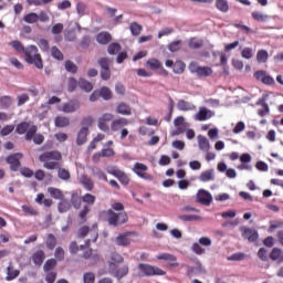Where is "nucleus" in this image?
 Returning <instances> with one entry per match:
<instances>
[{"label":"nucleus","instance_id":"8","mask_svg":"<svg viewBox=\"0 0 283 283\" xmlns=\"http://www.w3.org/2000/svg\"><path fill=\"white\" fill-rule=\"evenodd\" d=\"M90 233L91 239H88L91 242H96L98 240V226L94 224L93 229H90L87 226H83L77 231V238H86Z\"/></svg>","mask_w":283,"mask_h":283},{"label":"nucleus","instance_id":"2","mask_svg":"<svg viewBox=\"0 0 283 283\" xmlns=\"http://www.w3.org/2000/svg\"><path fill=\"white\" fill-rule=\"evenodd\" d=\"M175 130L171 132V136H180L185 134L188 140H193L196 138V130L189 128V123L185 120V116H178L174 119Z\"/></svg>","mask_w":283,"mask_h":283},{"label":"nucleus","instance_id":"41","mask_svg":"<svg viewBox=\"0 0 283 283\" xmlns=\"http://www.w3.org/2000/svg\"><path fill=\"white\" fill-rule=\"evenodd\" d=\"M9 45L11 48H13V50H15V52H19V54H24L25 52V46H23V43H21V41L19 40H13L9 43Z\"/></svg>","mask_w":283,"mask_h":283},{"label":"nucleus","instance_id":"21","mask_svg":"<svg viewBox=\"0 0 283 283\" xmlns=\"http://www.w3.org/2000/svg\"><path fill=\"white\" fill-rule=\"evenodd\" d=\"M81 107V104L77 101H70L62 106V112L64 114H74Z\"/></svg>","mask_w":283,"mask_h":283},{"label":"nucleus","instance_id":"5","mask_svg":"<svg viewBox=\"0 0 283 283\" xmlns=\"http://www.w3.org/2000/svg\"><path fill=\"white\" fill-rule=\"evenodd\" d=\"M137 269L146 277H154V275H167V272L164 271L163 269L147 263H139L137 265Z\"/></svg>","mask_w":283,"mask_h":283},{"label":"nucleus","instance_id":"32","mask_svg":"<svg viewBox=\"0 0 283 283\" xmlns=\"http://www.w3.org/2000/svg\"><path fill=\"white\" fill-rule=\"evenodd\" d=\"M270 259L273 260V262H283V251L280 248L272 249V252L270 253Z\"/></svg>","mask_w":283,"mask_h":283},{"label":"nucleus","instance_id":"48","mask_svg":"<svg viewBox=\"0 0 283 283\" xmlns=\"http://www.w3.org/2000/svg\"><path fill=\"white\" fill-rule=\"evenodd\" d=\"M90 207L84 206L83 209L78 212V219L82 224H85L87 222V213H90Z\"/></svg>","mask_w":283,"mask_h":283},{"label":"nucleus","instance_id":"3","mask_svg":"<svg viewBox=\"0 0 283 283\" xmlns=\"http://www.w3.org/2000/svg\"><path fill=\"white\" fill-rule=\"evenodd\" d=\"M24 59L29 65H34L38 70H43V57L39 53L36 45H29L24 50Z\"/></svg>","mask_w":283,"mask_h":283},{"label":"nucleus","instance_id":"1","mask_svg":"<svg viewBox=\"0 0 283 283\" xmlns=\"http://www.w3.org/2000/svg\"><path fill=\"white\" fill-rule=\"evenodd\" d=\"M40 163H43V168L49 171H54L61 167L63 155L59 150L45 151L39 156Z\"/></svg>","mask_w":283,"mask_h":283},{"label":"nucleus","instance_id":"13","mask_svg":"<svg viewBox=\"0 0 283 283\" xmlns=\"http://www.w3.org/2000/svg\"><path fill=\"white\" fill-rule=\"evenodd\" d=\"M157 260H163L164 262H169L168 266L170 269H176L180 266V263H178V258L176 255L170 254V253H161L156 256Z\"/></svg>","mask_w":283,"mask_h":283},{"label":"nucleus","instance_id":"7","mask_svg":"<svg viewBox=\"0 0 283 283\" xmlns=\"http://www.w3.org/2000/svg\"><path fill=\"white\" fill-rule=\"evenodd\" d=\"M189 70L191 74H196L198 78H207V76L213 74V69L210 66H200L197 62H191L189 64Z\"/></svg>","mask_w":283,"mask_h":283},{"label":"nucleus","instance_id":"44","mask_svg":"<svg viewBox=\"0 0 283 283\" xmlns=\"http://www.w3.org/2000/svg\"><path fill=\"white\" fill-rule=\"evenodd\" d=\"M56 264H57L56 259L46 260L43 265L44 273H50V271H52V269H55Z\"/></svg>","mask_w":283,"mask_h":283},{"label":"nucleus","instance_id":"9","mask_svg":"<svg viewBox=\"0 0 283 283\" xmlns=\"http://www.w3.org/2000/svg\"><path fill=\"white\" fill-rule=\"evenodd\" d=\"M21 158H23V154L21 153H14L7 157V164L10 165L12 171H19L21 169Z\"/></svg>","mask_w":283,"mask_h":283},{"label":"nucleus","instance_id":"16","mask_svg":"<svg viewBox=\"0 0 283 283\" xmlns=\"http://www.w3.org/2000/svg\"><path fill=\"white\" fill-rule=\"evenodd\" d=\"M129 125V119L125 117H119L117 119H114L111 124V130L112 132H120L122 129H125Z\"/></svg>","mask_w":283,"mask_h":283},{"label":"nucleus","instance_id":"19","mask_svg":"<svg viewBox=\"0 0 283 283\" xmlns=\"http://www.w3.org/2000/svg\"><path fill=\"white\" fill-rule=\"evenodd\" d=\"M19 275H21V271L14 269V264L9 263L6 276L7 282H12V280H17Z\"/></svg>","mask_w":283,"mask_h":283},{"label":"nucleus","instance_id":"20","mask_svg":"<svg viewBox=\"0 0 283 283\" xmlns=\"http://www.w3.org/2000/svg\"><path fill=\"white\" fill-rule=\"evenodd\" d=\"M31 260L35 266H41L45 262V251L38 250L31 255Z\"/></svg>","mask_w":283,"mask_h":283},{"label":"nucleus","instance_id":"31","mask_svg":"<svg viewBox=\"0 0 283 283\" xmlns=\"http://www.w3.org/2000/svg\"><path fill=\"white\" fill-rule=\"evenodd\" d=\"M55 127L64 128L70 127V117L66 116H56L54 119Z\"/></svg>","mask_w":283,"mask_h":283},{"label":"nucleus","instance_id":"24","mask_svg":"<svg viewBox=\"0 0 283 283\" xmlns=\"http://www.w3.org/2000/svg\"><path fill=\"white\" fill-rule=\"evenodd\" d=\"M116 114H120L122 116H132V106L125 102H120L116 106Z\"/></svg>","mask_w":283,"mask_h":283},{"label":"nucleus","instance_id":"33","mask_svg":"<svg viewBox=\"0 0 283 283\" xmlns=\"http://www.w3.org/2000/svg\"><path fill=\"white\" fill-rule=\"evenodd\" d=\"M78 87L82 88L83 92L90 93V92H92V90H94V84H92V82H90L85 78H80Z\"/></svg>","mask_w":283,"mask_h":283},{"label":"nucleus","instance_id":"45","mask_svg":"<svg viewBox=\"0 0 283 283\" xmlns=\"http://www.w3.org/2000/svg\"><path fill=\"white\" fill-rule=\"evenodd\" d=\"M64 67L66 72H70L71 74H76L78 72V66L70 60L65 61Z\"/></svg>","mask_w":283,"mask_h":283},{"label":"nucleus","instance_id":"49","mask_svg":"<svg viewBox=\"0 0 283 283\" xmlns=\"http://www.w3.org/2000/svg\"><path fill=\"white\" fill-rule=\"evenodd\" d=\"M282 227H283V221H280V220L270 221L268 233H274L275 229H282Z\"/></svg>","mask_w":283,"mask_h":283},{"label":"nucleus","instance_id":"59","mask_svg":"<svg viewBox=\"0 0 283 283\" xmlns=\"http://www.w3.org/2000/svg\"><path fill=\"white\" fill-rule=\"evenodd\" d=\"M82 201L85 202V205H88L90 207H92L96 202V196L92 193H85L82 197Z\"/></svg>","mask_w":283,"mask_h":283},{"label":"nucleus","instance_id":"40","mask_svg":"<svg viewBox=\"0 0 283 283\" xmlns=\"http://www.w3.org/2000/svg\"><path fill=\"white\" fill-rule=\"evenodd\" d=\"M31 127H32V125H31L29 122H21L20 124H18V126H17V128H15V134L23 135V134H25Z\"/></svg>","mask_w":283,"mask_h":283},{"label":"nucleus","instance_id":"12","mask_svg":"<svg viewBox=\"0 0 283 283\" xmlns=\"http://www.w3.org/2000/svg\"><path fill=\"white\" fill-rule=\"evenodd\" d=\"M269 99V94H263L261 98L258 99L256 105H259L260 108L258 111V115L261 117L269 116L271 114V108L269 107V104L266 101Z\"/></svg>","mask_w":283,"mask_h":283},{"label":"nucleus","instance_id":"22","mask_svg":"<svg viewBox=\"0 0 283 283\" xmlns=\"http://www.w3.org/2000/svg\"><path fill=\"white\" fill-rule=\"evenodd\" d=\"M177 109H179V112H193L196 111V105H193L191 102L179 99L177 102Z\"/></svg>","mask_w":283,"mask_h":283},{"label":"nucleus","instance_id":"28","mask_svg":"<svg viewBox=\"0 0 283 283\" xmlns=\"http://www.w3.org/2000/svg\"><path fill=\"white\" fill-rule=\"evenodd\" d=\"M48 193H50L51 198L54 200H64L65 195L63 193V190L54 187L48 188Z\"/></svg>","mask_w":283,"mask_h":283},{"label":"nucleus","instance_id":"57","mask_svg":"<svg viewBox=\"0 0 283 283\" xmlns=\"http://www.w3.org/2000/svg\"><path fill=\"white\" fill-rule=\"evenodd\" d=\"M71 208L70 201L67 200H63L61 202L57 203V211H60V213H67V210Z\"/></svg>","mask_w":283,"mask_h":283},{"label":"nucleus","instance_id":"14","mask_svg":"<svg viewBox=\"0 0 283 283\" xmlns=\"http://www.w3.org/2000/svg\"><path fill=\"white\" fill-rule=\"evenodd\" d=\"M254 78L261 81L263 85H275V80L266 74V71H256L254 72Z\"/></svg>","mask_w":283,"mask_h":283},{"label":"nucleus","instance_id":"46","mask_svg":"<svg viewBox=\"0 0 283 283\" xmlns=\"http://www.w3.org/2000/svg\"><path fill=\"white\" fill-rule=\"evenodd\" d=\"M216 8L220 12H229V2L227 0H217Z\"/></svg>","mask_w":283,"mask_h":283},{"label":"nucleus","instance_id":"63","mask_svg":"<svg viewBox=\"0 0 283 283\" xmlns=\"http://www.w3.org/2000/svg\"><path fill=\"white\" fill-rule=\"evenodd\" d=\"M83 282L84 283H94V282H96V275L92 272H86L83 275Z\"/></svg>","mask_w":283,"mask_h":283},{"label":"nucleus","instance_id":"55","mask_svg":"<svg viewBox=\"0 0 283 283\" xmlns=\"http://www.w3.org/2000/svg\"><path fill=\"white\" fill-rule=\"evenodd\" d=\"M99 96L104 98V101H112V91L109 87L103 86L99 90Z\"/></svg>","mask_w":283,"mask_h":283},{"label":"nucleus","instance_id":"26","mask_svg":"<svg viewBox=\"0 0 283 283\" xmlns=\"http://www.w3.org/2000/svg\"><path fill=\"white\" fill-rule=\"evenodd\" d=\"M80 185H83L86 191H92L94 189V181L87 175H82L80 178Z\"/></svg>","mask_w":283,"mask_h":283},{"label":"nucleus","instance_id":"30","mask_svg":"<svg viewBox=\"0 0 283 283\" xmlns=\"http://www.w3.org/2000/svg\"><path fill=\"white\" fill-rule=\"evenodd\" d=\"M57 240L52 233L46 234L45 247L49 251H54L56 249Z\"/></svg>","mask_w":283,"mask_h":283},{"label":"nucleus","instance_id":"25","mask_svg":"<svg viewBox=\"0 0 283 283\" xmlns=\"http://www.w3.org/2000/svg\"><path fill=\"white\" fill-rule=\"evenodd\" d=\"M90 134V128L82 127L80 132L77 133V145H85L87 143V136Z\"/></svg>","mask_w":283,"mask_h":283},{"label":"nucleus","instance_id":"6","mask_svg":"<svg viewBox=\"0 0 283 283\" xmlns=\"http://www.w3.org/2000/svg\"><path fill=\"white\" fill-rule=\"evenodd\" d=\"M132 171L138 176V178H142V180H147L148 182H151L154 180V175L149 174V167L143 163H135Z\"/></svg>","mask_w":283,"mask_h":283},{"label":"nucleus","instance_id":"4","mask_svg":"<svg viewBox=\"0 0 283 283\" xmlns=\"http://www.w3.org/2000/svg\"><path fill=\"white\" fill-rule=\"evenodd\" d=\"M106 220L111 227H120L129 220V217H127V212L125 211L116 213L114 210L109 209L106 211Z\"/></svg>","mask_w":283,"mask_h":283},{"label":"nucleus","instance_id":"10","mask_svg":"<svg viewBox=\"0 0 283 283\" xmlns=\"http://www.w3.org/2000/svg\"><path fill=\"white\" fill-rule=\"evenodd\" d=\"M114 120V115L112 113L103 114L97 120V127L101 132L109 133V125L107 123Z\"/></svg>","mask_w":283,"mask_h":283},{"label":"nucleus","instance_id":"53","mask_svg":"<svg viewBox=\"0 0 283 283\" xmlns=\"http://www.w3.org/2000/svg\"><path fill=\"white\" fill-rule=\"evenodd\" d=\"M83 202V198L78 197L77 193H73L71 197V205L74 209H81V205Z\"/></svg>","mask_w":283,"mask_h":283},{"label":"nucleus","instance_id":"18","mask_svg":"<svg viewBox=\"0 0 283 283\" xmlns=\"http://www.w3.org/2000/svg\"><path fill=\"white\" fill-rule=\"evenodd\" d=\"M125 262V259L123 255H120L118 252L111 253V262L108 263V268L111 271H114L116 269V264H123Z\"/></svg>","mask_w":283,"mask_h":283},{"label":"nucleus","instance_id":"34","mask_svg":"<svg viewBox=\"0 0 283 283\" xmlns=\"http://www.w3.org/2000/svg\"><path fill=\"white\" fill-rule=\"evenodd\" d=\"M12 96L10 95H4L0 97V107L1 109H10L12 107Z\"/></svg>","mask_w":283,"mask_h":283},{"label":"nucleus","instance_id":"29","mask_svg":"<svg viewBox=\"0 0 283 283\" xmlns=\"http://www.w3.org/2000/svg\"><path fill=\"white\" fill-rule=\"evenodd\" d=\"M97 43L101 45H107L112 41V34L109 32H101L96 36Z\"/></svg>","mask_w":283,"mask_h":283},{"label":"nucleus","instance_id":"11","mask_svg":"<svg viewBox=\"0 0 283 283\" xmlns=\"http://www.w3.org/2000/svg\"><path fill=\"white\" fill-rule=\"evenodd\" d=\"M108 174H111V176H114L115 178H117V180H119L120 185H124V187H127V185H129V176H127V174H125V171H123L116 167H112L108 170Z\"/></svg>","mask_w":283,"mask_h":283},{"label":"nucleus","instance_id":"60","mask_svg":"<svg viewBox=\"0 0 283 283\" xmlns=\"http://www.w3.org/2000/svg\"><path fill=\"white\" fill-rule=\"evenodd\" d=\"M189 48L191 50H200V48H202V40L198 39V38H192L189 41Z\"/></svg>","mask_w":283,"mask_h":283},{"label":"nucleus","instance_id":"17","mask_svg":"<svg viewBox=\"0 0 283 283\" xmlns=\"http://www.w3.org/2000/svg\"><path fill=\"white\" fill-rule=\"evenodd\" d=\"M90 244H92L91 240H86L85 244L80 245V247H78V243L76 241H72L69 244V252L71 253V255H76V253H78V251H85V248L90 247Z\"/></svg>","mask_w":283,"mask_h":283},{"label":"nucleus","instance_id":"42","mask_svg":"<svg viewBox=\"0 0 283 283\" xmlns=\"http://www.w3.org/2000/svg\"><path fill=\"white\" fill-rule=\"evenodd\" d=\"M146 67H149V70H159L163 67V62L158 59H150L146 62Z\"/></svg>","mask_w":283,"mask_h":283},{"label":"nucleus","instance_id":"39","mask_svg":"<svg viewBox=\"0 0 283 283\" xmlns=\"http://www.w3.org/2000/svg\"><path fill=\"white\" fill-rule=\"evenodd\" d=\"M23 21L29 24L39 23V13L30 12L23 17Z\"/></svg>","mask_w":283,"mask_h":283},{"label":"nucleus","instance_id":"56","mask_svg":"<svg viewBox=\"0 0 283 283\" xmlns=\"http://www.w3.org/2000/svg\"><path fill=\"white\" fill-rule=\"evenodd\" d=\"M38 127L36 125H31L30 129L25 132V140H34L36 136Z\"/></svg>","mask_w":283,"mask_h":283},{"label":"nucleus","instance_id":"64","mask_svg":"<svg viewBox=\"0 0 283 283\" xmlns=\"http://www.w3.org/2000/svg\"><path fill=\"white\" fill-rule=\"evenodd\" d=\"M76 87H78V81H76V78H74V77H70L69 82H67L69 92H74V90H76Z\"/></svg>","mask_w":283,"mask_h":283},{"label":"nucleus","instance_id":"58","mask_svg":"<svg viewBox=\"0 0 283 283\" xmlns=\"http://www.w3.org/2000/svg\"><path fill=\"white\" fill-rule=\"evenodd\" d=\"M258 63H266L269 61V52L266 50H260L256 53Z\"/></svg>","mask_w":283,"mask_h":283},{"label":"nucleus","instance_id":"15","mask_svg":"<svg viewBox=\"0 0 283 283\" xmlns=\"http://www.w3.org/2000/svg\"><path fill=\"white\" fill-rule=\"evenodd\" d=\"M197 202L209 207L213 202V197L207 190H199L197 193Z\"/></svg>","mask_w":283,"mask_h":283},{"label":"nucleus","instance_id":"38","mask_svg":"<svg viewBox=\"0 0 283 283\" xmlns=\"http://www.w3.org/2000/svg\"><path fill=\"white\" fill-rule=\"evenodd\" d=\"M209 113H210V111L207 109L206 107H200L199 112L196 113V115H195V119L200 120V122L208 120Z\"/></svg>","mask_w":283,"mask_h":283},{"label":"nucleus","instance_id":"35","mask_svg":"<svg viewBox=\"0 0 283 283\" xmlns=\"http://www.w3.org/2000/svg\"><path fill=\"white\" fill-rule=\"evenodd\" d=\"M251 14L252 19H254V21H259V23H265V21H269L271 19L269 14L262 13L260 11H253Z\"/></svg>","mask_w":283,"mask_h":283},{"label":"nucleus","instance_id":"43","mask_svg":"<svg viewBox=\"0 0 283 283\" xmlns=\"http://www.w3.org/2000/svg\"><path fill=\"white\" fill-rule=\"evenodd\" d=\"M129 30L133 36H140V32H143V25L138 24V22H133L129 24Z\"/></svg>","mask_w":283,"mask_h":283},{"label":"nucleus","instance_id":"47","mask_svg":"<svg viewBox=\"0 0 283 283\" xmlns=\"http://www.w3.org/2000/svg\"><path fill=\"white\" fill-rule=\"evenodd\" d=\"M54 258L56 262H63V260H65V250L63 247L55 248Z\"/></svg>","mask_w":283,"mask_h":283},{"label":"nucleus","instance_id":"23","mask_svg":"<svg viewBox=\"0 0 283 283\" xmlns=\"http://www.w3.org/2000/svg\"><path fill=\"white\" fill-rule=\"evenodd\" d=\"M129 235H132V232H125L123 234H119L115 239L117 247H129V244H132V241L129 240Z\"/></svg>","mask_w":283,"mask_h":283},{"label":"nucleus","instance_id":"62","mask_svg":"<svg viewBox=\"0 0 283 283\" xmlns=\"http://www.w3.org/2000/svg\"><path fill=\"white\" fill-rule=\"evenodd\" d=\"M122 50L120 45L116 42L111 43L108 45V54L114 55V54H118V52Z\"/></svg>","mask_w":283,"mask_h":283},{"label":"nucleus","instance_id":"52","mask_svg":"<svg viewBox=\"0 0 283 283\" xmlns=\"http://www.w3.org/2000/svg\"><path fill=\"white\" fill-rule=\"evenodd\" d=\"M199 180L201 182H209V181L213 180V171L206 170V171L201 172V175L199 176Z\"/></svg>","mask_w":283,"mask_h":283},{"label":"nucleus","instance_id":"37","mask_svg":"<svg viewBox=\"0 0 283 283\" xmlns=\"http://www.w3.org/2000/svg\"><path fill=\"white\" fill-rule=\"evenodd\" d=\"M115 277H117L118 280H123V277H125V275H127L129 273V266L124 265L117 270H111Z\"/></svg>","mask_w":283,"mask_h":283},{"label":"nucleus","instance_id":"54","mask_svg":"<svg viewBox=\"0 0 283 283\" xmlns=\"http://www.w3.org/2000/svg\"><path fill=\"white\" fill-rule=\"evenodd\" d=\"M179 219H181L182 222H196L201 220L200 216L198 214H181L179 216Z\"/></svg>","mask_w":283,"mask_h":283},{"label":"nucleus","instance_id":"27","mask_svg":"<svg viewBox=\"0 0 283 283\" xmlns=\"http://www.w3.org/2000/svg\"><path fill=\"white\" fill-rule=\"evenodd\" d=\"M197 139L199 149L201 151H209V149H211V144L209 143V139L207 137L199 135Z\"/></svg>","mask_w":283,"mask_h":283},{"label":"nucleus","instance_id":"61","mask_svg":"<svg viewBox=\"0 0 283 283\" xmlns=\"http://www.w3.org/2000/svg\"><path fill=\"white\" fill-rule=\"evenodd\" d=\"M51 56L56 61H63L64 59L63 52H61L56 46L51 48Z\"/></svg>","mask_w":283,"mask_h":283},{"label":"nucleus","instance_id":"51","mask_svg":"<svg viewBox=\"0 0 283 283\" xmlns=\"http://www.w3.org/2000/svg\"><path fill=\"white\" fill-rule=\"evenodd\" d=\"M57 178H60V180H70L71 178L70 170L65 168H61L60 166L57 168Z\"/></svg>","mask_w":283,"mask_h":283},{"label":"nucleus","instance_id":"36","mask_svg":"<svg viewBox=\"0 0 283 283\" xmlns=\"http://www.w3.org/2000/svg\"><path fill=\"white\" fill-rule=\"evenodd\" d=\"M35 202H38V205H44V207H52V205H54V201H52V199H45V195L44 193H38L36 198H35Z\"/></svg>","mask_w":283,"mask_h":283},{"label":"nucleus","instance_id":"50","mask_svg":"<svg viewBox=\"0 0 283 283\" xmlns=\"http://www.w3.org/2000/svg\"><path fill=\"white\" fill-rule=\"evenodd\" d=\"M187 65L185 64V62L182 61H177L175 62L174 66H172V71L175 72V74H182V72H185Z\"/></svg>","mask_w":283,"mask_h":283}]
</instances>
